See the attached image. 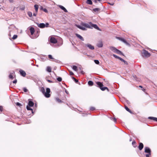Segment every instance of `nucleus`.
I'll use <instances>...</instances> for the list:
<instances>
[{"instance_id":"1","label":"nucleus","mask_w":157,"mask_h":157,"mask_svg":"<svg viewBox=\"0 0 157 157\" xmlns=\"http://www.w3.org/2000/svg\"><path fill=\"white\" fill-rule=\"evenodd\" d=\"M40 91L46 97L48 98L50 97V94L49 93L50 92V90L49 88L46 89V91L45 92L44 88L43 87H42L41 88Z\"/></svg>"},{"instance_id":"2","label":"nucleus","mask_w":157,"mask_h":157,"mask_svg":"<svg viewBox=\"0 0 157 157\" xmlns=\"http://www.w3.org/2000/svg\"><path fill=\"white\" fill-rule=\"evenodd\" d=\"M96 84L97 85V87L99 88L101 90L103 91L106 90L108 92L109 91L108 87H103L104 85L102 82H96Z\"/></svg>"},{"instance_id":"3","label":"nucleus","mask_w":157,"mask_h":157,"mask_svg":"<svg viewBox=\"0 0 157 157\" xmlns=\"http://www.w3.org/2000/svg\"><path fill=\"white\" fill-rule=\"evenodd\" d=\"M141 54L143 57H148L151 56L150 54L147 51L144 49L143 50Z\"/></svg>"},{"instance_id":"4","label":"nucleus","mask_w":157,"mask_h":157,"mask_svg":"<svg viewBox=\"0 0 157 157\" xmlns=\"http://www.w3.org/2000/svg\"><path fill=\"white\" fill-rule=\"evenodd\" d=\"M144 152L147 153L146 155V157H150L151 155V151L150 148L148 147H145L144 148Z\"/></svg>"},{"instance_id":"5","label":"nucleus","mask_w":157,"mask_h":157,"mask_svg":"<svg viewBox=\"0 0 157 157\" xmlns=\"http://www.w3.org/2000/svg\"><path fill=\"white\" fill-rule=\"evenodd\" d=\"M37 25L40 28H44L45 27H48L49 26V24L48 23H46L45 24L42 23H37Z\"/></svg>"},{"instance_id":"6","label":"nucleus","mask_w":157,"mask_h":157,"mask_svg":"<svg viewBox=\"0 0 157 157\" xmlns=\"http://www.w3.org/2000/svg\"><path fill=\"white\" fill-rule=\"evenodd\" d=\"M91 23L92 22H90L88 23H82V25L84 26V27L90 28V29H92V27L91 26Z\"/></svg>"},{"instance_id":"7","label":"nucleus","mask_w":157,"mask_h":157,"mask_svg":"<svg viewBox=\"0 0 157 157\" xmlns=\"http://www.w3.org/2000/svg\"><path fill=\"white\" fill-rule=\"evenodd\" d=\"M13 76L15 77L14 71H13L12 73H10L9 76V78L10 79L12 80L14 78Z\"/></svg>"},{"instance_id":"8","label":"nucleus","mask_w":157,"mask_h":157,"mask_svg":"<svg viewBox=\"0 0 157 157\" xmlns=\"http://www.w3.org/2000/svg\"><path fill=\"white\" fill-rule=\"evenodd\" d=\"M50 41L51 43L54 44L56 43L57 42V40L53 37H52L50 39Z\"/></svg>"},{"instance_id":"9","label":"nucleus","mask_w":157,"mask_h":157,"mask_svg":"<svg viewBox=\"0 0 157 157\" xmlns=\"http://www.w3.org/2000/svg\"><path fill=\"white\" fill-rule=\"evenodd\" d=\"M144 147V145L142 143H139V145L138 146V148L140 150H141Z\"/></svg>"},{"instance_id":"10","label":"nucleus","mask_w":157,"mask_h":157,"mask_svg":"<svg viewBox=\"0 0 157 157\" xmlns=\"http://www.w3.org/2000/svg\"><path fill=\"white\" fill-rule=\"evenodd\" d=\"M20 74L23 77H25L26 75L25 72L23 70H20L19 71Z\"/></svg>"},{"instance_id":"11","label":"nucleus","mask_w":157,"mask_h":157,"mask_svg":"<svg viewBox=\"0 0 157 157\" xmlns=\"http://www.w3.org/2000/svg\"><path fill=\"white\" fill-rule=\"evenodd\" d=\"M91 26L92 27V29L93 28H94L95 29L98 30H100L98 26L96 25V24H93L92 23H91Z\"/></svg>"},{"instance_id":"12","label":"nucleus","mask_w":157,"mask_h":157,"mask_svg":"<svg viewBox=\"0 0 157 157\" xmlns=\"http://www.w3.org/2000/svg\"><path fill=\"white\" fill-rule=\"evenodd\" d=\"M29 30L31 33V35H33L35 32V30L34 28L33 27H31L29 29Z\"/></svg>"},{"instance_id":"13","label":"nucleus","mask_w":157,"mask_h":157,"mask_svg":"<svg viewBox=\"0 0 157 157\" xmlns=\"http://www.w3.org/2000/svg\"><path fill=\"white\" fill-rule=\"evenodd\" d=\"M59 7L61 9L63 10L64 11V12L66 13L67 12V10L63 6L61 5H59Z\"/></svg>"},{"instance_id":"14","label":"nucleus","mask_w":157,"mask_h":157,"mask_svg":"<svg viewBox=\"0 0 157 157\" xmlns=\"http://www.w3.org/2000/svg\"><path fill=\"white\" fill-rule=\"evenodd\" d=\"M34 105V103L31 101L29 100L28 102V105L30 107H32Z\"/></svg>"},{"instance_id":"15","label":"nucleus","mask_w":157,"mask_h":157,"mask_svg":"<svg viewBox=\"0 0 157 157\" xmlns=\"http://www.w3.org/2000/svg\"><path fill=\"white\" fill-rule=\"evenodd\" d=\"M86 46L88 47L90 49L93 50L94 49V47L90 44H87L86 45Z\"/></svg>"},{"instance_id":"16","label":"nucleus","mask_w":157,"mask_h":157,"mask_svg":"<svg viewBox=\"0 0 157 157\" xmlns=\"http://www.w3.org/2000/svg\"><path fill=\"white\" fill-rule=\"evenodd\" d=\"M76 35L77 37L79 38L82 40L83 41L84 40V38L80 35L78 34H76Z\"/></svg>"},{"instance_id":"17","label":"nucleus","mask_w":157,"mask_h":157,"mask_svg":"<svg viewBox=\"0 0 157 157\" xmlns=\"http://www.w3.org/2000/svg\"><path fill=\"white\" fill-rule=\"evenodd\" d=\"M109 48L111 49V50L114 52H115L117 49L113 47H110Z\"/></svg>"},{"instance_id":"18","label":"nucleus","mask_w":157,"mask_h":157,"mask_svg":"<svg viewBox=\"0 0 157 157\" xmlns=\"http://www.w3.org/2000/svg\"><path fill=\"white\" fill-rule=\"evenodd\" d=\"M117 38L119 39V40H121L122 41L125 43L126 44H128L127 42L126 41L124 40V38H121L120 37H117Z\"/></svg>"},{"instance_id":"19","label":"nucleus","mask_w":157,"mask_h":157,"mask_svg":"<svg viewBox=\"0 0 157 157\" xmlns=\"http://www.w3.org/2000/svg\"><path fill=\"white\" fill-rule=\"evenodd\" d=\"M115 53H116L118 54L124 56L123 53L121 51H120L119 50L117 49V50L115 52Z\"/></svg>"},{"instance_id":"20","label":"nucleus","mask_w":157,"mask_h":157,"mask_svg":"<svg viewBox=\"0 0 157 157\" xmlns=\"http://www.w3.org/2000/svg\"><path fill=\"white\" fill-rule=\"evenodd\" d=\"M46 70L48 72H51L52 71V68L48 66L47 67Z\"/></svg>"},{"instance_id":"21","label":"nucleus","mask_w":157,"mask_h":157,"mask_svg":"<svg viewBox=\"0 0 157 157\" xmlns=\"http://www.w3.org/2000/svg\"><path fill=\"white\" fill-rule=\"evenodd\" d=\"M103 44L102 42H100L98 44L97 46L99 48H101L103 46Z\"/></svg>"},{"instance_id":"22","label":"nucleus","mask_w":157,"mask_h":157,"mask_svg":"<svg viewBox=\"0 0 157 157\" xmlns=\"http://www.w3.org/2000/svg\"><path fill=\"white\" fill-rule=\"evenodd\" d=\"M86 2L87 4L91 5L93 4L92 1L91 0H87Z\"/></svg>"},{"instance_id":"23","label":"nucleus","mask_w":157,"mask_h":157,"mask_svg":"<svg viewBox=\"0 0 157 157\" xmlns=\"http://www.w3.org/2000/svg\"><path fill=\"white\" fill-rule=\"evenodd\" d=\"M88 83V85L90 86H92L94 84L93 82L91 81H89Z\"/></svg>"},{"instance_id":"24","label":"nucleus","mask_w":157,"mask_h":157,"mask_svg":"<svg viewBox=\"0 0 157 157\" xmlns=\"http://www.w3.org/2000/svg\"><path fill=\"white\" fill-rule=\"evenodd\" d=\"M34 7L35 10V11L36 13H37L38 9V6L37 5H34Z\"/></svg>"},{"instance_id":"25","label":"nucleus","mask_w":157,"mask_h":157,"mask_svg":"<svg viewBox=\"0 0 157 157\" xmlns=\"http://www.w3.org/2000/svg\"><path fill=\"white\" fill-rule=\"evenodd\" d=\"M125 108L127 111L129 113H132V112L131 111V110L128 108V107L127 106L125 105Z\"/></svg>"},{"instance_id":"26","label":"nucleus","mask_w":157,"mask_h":157,"mask_svg":"<svg viewBox=\"0 0 157 157\" xmlns=\"http://www.w3.org/2000/svg\"><path fill=\"white\" fill-rule=\"evenodd\" d=\"M132 144L134 147H136L137 146L136 145V142L135 140H134L132 142Z\"/></svg>"},{"instance_id":"27","label":"nucleus","mask_w":157,"mask_h":157,"mask_svg":"<svg viewBox=\"0 0 157 157\" xmlns=\"http://www.w3.org/2000/svg\"><path fill=\"white\" fill-rule=\"evenodd\" d=\"M56 101L59 103H62V101L58 98H56Z\"/></svg>"},{"instance_id":"28","label":"nucleus","mask_w":157,"mask_h":157,"mask_svg":"<svg viewBox=\"0 0 157 157\" xmlns=\"http://www.w3.org/2000/svg\"><path fill=\"white\" fill-rule=\"evenodd\" d=\"M93 10V11L96 12L99 11L100 10V9L99 8H96L94 9Z\"/></svg>"},{"instance_id":"29","label":"nucleus","mask_w":157,"mask_h":157,"mask_svg":"<svg viewBox=\"0 0 157 157\" xmlns=\"http://www.w3.org/2000/svg\"><path fill=\"white\" fill-rule=\"evenodd\" d=\"M30 106H29V105H27L26 106V109L28 110H31L32 111H33V110L32 109H31L30 107Z\"/></svg>"},{"instance_id":"30","label":"nucleus","mask_w":157,"mask_h":157,"mask_svg":"<svg viewBox=\"0 0 157 157\" xmlns=\"http://www.w3.org/2000/svg\"><path fill=\"white\" fill-rule=\"evenodd\" d=\"M120 60L121 61L124 62L125 64H128V63L126 61H125L124 59H123L121 58H120Z\"/></svg>"},{"instance_id":"31","label":"nucleus","mask_w":157,"mask_h":157,"mask_svg":"<svg viewBox=\"0 0 157 157\" xmlns=\"http://www.w3.org/2000/svg\"><path fill=\"white\" fill-rule=\"evenodd\" d=\"M72 69L76 71H77V67L76 66H73L72 67Z\"/></svg>"},{"instance_id":"32","label":"nucleus","mask_w":157,"mask_h":157,"mask_svg":"<svg viewBox=\"0 0 157 157\" xmlns=\"http://www.w3.org/2000/svg\"><path fill=\"white\" fill-rule=\"evenodd\" d=\"M17 37V35H14L13 36L12 38L13 40L16 39Z\"/></svg>"},{"instance_id":"33","label":"nucleus","mask_w":157,"mask_h":157,"mask_svg":"<svg viewBox=\"0 0 157 157\" xmlns=\"http://www.w3.org/2000/svg\"><path fill=\"white\" fill-rule=\"evenodd\" d=\"M113 56L115 58H117V59H120V58H121V57L117 56L116 55H115V54H113Z\"/></svg>"},{"instance_id":"34","label":"nucleus","mask_w":157,"mask_h":157,"mask_svg":"<svg viewBox=\"0 0 157 157\" xmlns=\"http://www.w3.org/2000/svg\"><path fill=\"white\" fill-rule=\"evenodd\" d=\"M28 14L29 17H31L32 16V13L30 12H28Z\"/></svg>"},{"instance_id":"35","label":"nucleus","mask_w":157,"mask_h":157,"mask_svg":"<svg viewBox=\"0 0 157 157\" xmlns=\"http://www.w3.org/2000/svg\"><path fill=\"white\" fill-rule=\"evenodd\" d=\"M72 78L76 83H77L78 82V80L74 77H72Z\"/></svg>"},{"instance_id":"36","label":"nucleus","mask_w":157,"mask_h":157,"mask_svg":"<svg viewBox=\"0 0 157 157\" xmlns=\"http://www.w3.org/2000/svg\"><path fill=\"white\" fill-rule=\"evenodd\" d=\"M155 118V117H149L148 118V119L150 120H152L154 121Z\"/></svg>"},{"instance_id":"37","label":"nucleus","mask_w":157,"mask_h":157,"mask_svg":"<svg viewBox=\"0 0 157 157\" xmlns=\"http://www.w3.org/2000/svg\"><path fill=\"white\" fill-rule=\"evenodd\" d=\"M57 80L59 81V82H61L62 81V78H61V77H58L57 78Z\"/></svg>"},{"instance_id":"38","label":"nucleus","mask_w":157,"mask_h":157,"mask_svg":"<svg viewBox=\"0 0 157 157\" xmlns=\"http://www.w3.org/2000/svg\"><path fill=\"white\" fill-rule=\"evenodd\" d=\"M94 62L96 64H98L99 63V61L97 60H95Z\"/></svg>"},{"instance_id":"39","label":"nucleus","mask_w":157,"mask_h":157,"mask_svg":"<svg viewBox=\"0 0 157 157\" xmlns=\"http://www.w3.org/2000/svg\"><path fill=\"white\" fill-rule=\"evenodd\" d=\"M23 90L25 92H27L28 91V90L25 87H24L23 88Z\"/></svg>"},{"instance_id":"40","label":"nucleus","mask_w":157,"mask_h":157,"mask_svg":"<svg viewBox=\"0 0 157 157\" xmlns=\"http://www.w3.org/2000/svg\"><path fill=\"white\" fill-rule=\"evenodd\" d=\"M16 105H17L19 106H21L22 105L21 103H20L18 102H17L16 103Z\"/></svg>"},{"instance_id":"41","label":"nucleus","mask_w":157,"mask_h":157,"mask_svg":"<svg viewBox=\"0 0 157 157\" xmlns=\"http://www.w3.org/2000/svg\"><path fill=\"white\" fill-rule=\"evenodd\" d=\"M48 57L50 59H53V57H52V56L51 55H48Z\"/></svg>"},{"instance_id":"42","label":"nucleus","mask_w":157,"mask_h":157,"mask_svg":"<svg viewBox=\"0 0 157 157\" xmlns=\"http://www.w3.org/2000/svg\"><path fill=\"white\" fill-rule=\"evenodd\" d=\"M90 109L91 110L93 111L95 109V108L93 107H91L90 108Z\"/></svg>"},{"instance_id":"43","label":"nucleus","mask_w":157,"mask_h":157,"mask_svg":"<svg viewBox=\"0 0 157 157\" xmlns=\"http://www.w3.org/2000/svg\"><path fill=\"white\" fill-rule=\"evenodd\" d=\"M69 74L71 75H74L73 73L71 71H69Z\"/></svg>"},{"instance_id":"44","label":"nucleus","mask_w":157,"mask_h":157,"mask_svg":"<svg viewBox=\"0 0 157 157\" xmlns=\"http://www.w3.org/2000/svg\"><path fill=\"white\" fill-rule=\"evenodd\" d=\"M81 29L83 30H86V29L85 27L82 26Z\"/></svg>"},{"instance_id":"45","label":"nucleus","mask_w":157,"mask_h":157,"mask_svg":"<svg viewBox=\"0 0 157 157\" xmlns=\"http://www.w3.org/2000/svg\"><path fill=\"white\" fill-rule=\"evenodd\" d=\"M3 107L2 106H0V111L2 112L3 110Z\"/></svg>"},{"instance_id":"46","label":"nucleus","mask_w":157,"mask_h":157,"mask_svg":"<svg viewBox=\"0 0 157 157\" xmlns=\"http://www.w3.org/2000/svg\"><path fill=\"white\" fill-rule=\"evenodd\" d=\"M77 27L80 29H81L82 26L79 25H77Z\"/></svg>"},{"instance_id":"47","label":"nucleus","mask_w":157,"mask_h":157,"mask_svg":"<svg viewBox=\"0 0 157 157\" xmlns=\"http://www.w3.org/2000/svg\"><path fill=\"white\" fill-rule=\"evenodd\" d=\"M46 80H47V81L48 82H49V83H52V81H51V80H49L47 79V78H46Z\"/></svg>"},{"instance_id":"48","label":"nucleus","mask_w":157,"mask_h":157,"mask_svg":"<svg viewBox=\"0 0 157 157\" xmlns=\"http://www.w3.org/2000/svg\"><path fill=\"white\" fill-rule=\"evenodd\" d=\"M43 11L46 13H48V10L46 9H44L43 10Z\"/></svg>"},{"instance_id":"49","label":"nucleus","mask_w":157,"mask_h":157,"mask_svg":"<svg viewBox=\"0 0 157 157\" xmlns=\"http://www.w3.org/2000/svg\"><path fill=\"white\" fill-rule=\"evenodd\" d=\"M13 83H16L17 82V79H15L13 81Z\"/></svg>"},{"instance_id":"50","label":"nucleus","mask_w":157,"mask_h":157,"mask_svg":"<svg viewBox=\"0 0 157 157\" xmlns=\"http://www.w3.org/2000/svg\"><path fill=\"white\" fill-rule=\"evenodd\" d=\"M37 13H36V12L35 13H33V15L34 16H36V15H37Z\"/></svg>"},{"instance_id":"51","label":"nucleus","mask_w":157,"mask_h":157,"mask_svg":"<svg viewBox=\"0 0 157 157\" xmlns=\"http://www.w3.org/2000/svg\"><path fill=\"white\" fill-rule=\"evenodd\" d=\"M113 121L115 122H116L117 121L115 117H114L113 118Z\"/></svg>"},{"instance_id":"52","label":"nucleus","mask_w":157,"mask_h":157,"mask_svg":"<svg viewBox=\"0 0 157 157\" xmlns=\"http://www.w3.org/2000/svg\"><path fill=\"white\" fill-rule=\"evenodd\" d=\"M9 1L10 3H12L13 2V0H9Z\"/></svg>"},{"instance_id":"53","label":"nucleus","mask_w":157,"mask_h":157,"mask_svg":"<svg viewBox=\"0 0 157 157\" xmlns=\"http://www.w3.org/2000/svg\"><path fill=\"white\" fill-rule=\"evenodd\" d=\"M142 90L144 92H145V89L144 88H143L142 89Z\"/></svg>"},{"instance_id":"54","label":"nucleus","mask_w":157,"mask_h":157,"mask_svg":"<svg viewBox=\"0 0 157 157\" xmlns=\"http://www.w3.org/2000/svg\"><path fill=\"white\" fill-rule=\"evenodd\" d=\"M154 121L157 122V118L155 117L154 119Z\"/></svg>"},{"instance_id":"55","label":"nucleus","mask_w":157,"mask_h":157,"mask_svg":"<svg viewBox=\"0 0 157 157\" xmlns=\"http://www.w3.org/2000/svg\"><path fill=\"white\" fill-rule=\"evenodd\" d=\"M109 4L111 5H113L114 4H111V3H110L109 2L108 3Z\"/></svg>"},{"instance_id":"56","label":"nucleus","mask_w":157,"mask_h":157,"mask_svg":"<svg viewBox=\"0 0 157 157\" xmlns=\"http://www.w3.org/2000/svg\"><path fill=\"white\" fill-rule=\"evenodd\" d=\"M94 2H95V3H97V1L96 0H94Z\"/></svg>"},{"instance_id":"57","label":"nucleus","mask_w":157,"mask_h":157,"mask_svg":"<svg viewBox=\"0 0 157 157\" xmlns=\"http://www.w3.org/2000/svg\"><path fill=\"white\" fill-rule=\"evenodd\" d=\"M139 87L141 88H143V87L141 86H139Z\"/></svg>"},{"instance_id":"58","label":"nucleus","mask_w":157,"mask_h":157,"mask_svg":"<svg viewBox=\"0 0 157 157\" xmlns=\"http://www.w3.org/2000/svg\"><path fill=\"white\" fill-rule=\"evenodd\" d=\"M9 36L10 37H11V35L10 34L9 35Z\"/></svg>"}]
</instances>
